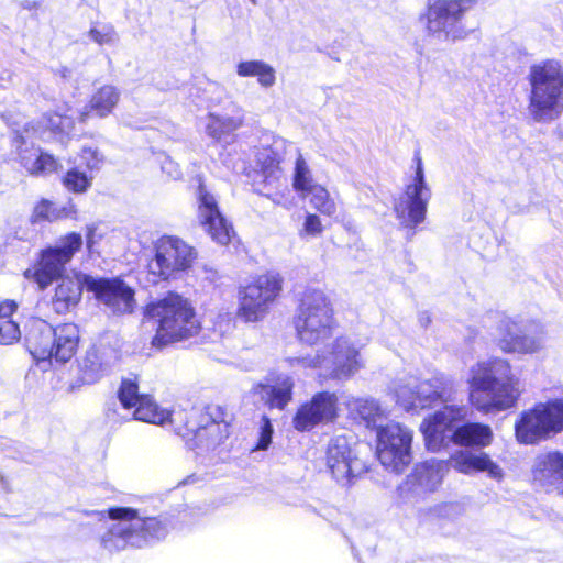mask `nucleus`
Returning a JSON list of instances; mask_svg holds the SVG:
<instances>
[{"label": "nucleus", "mask_w": 563, "mask_h": 563, "mask_svg": "<svg viewBox=\"0 0 563 563\" xmlns=\"http://www.w3.org/2000/svg\"><path fill=\"white\" fill-rule=\"evenodd\" d=\"M107 515L110 521L100 528L98 541L109 553L150 547L163 540L175 525L168 514L150 516L132 507H110Z\"/></svg>", "instance_id": "f257e3e1"}, {"label": "nucleus", "mask_w": 563, "mask_h": 563, "mask_svg": "<svg viewBox=\"0 0 563 563\" xmlns=\"http://www.w3.org/2000/svg\"><path fill=\"white\" fill-rule=\"evenodd\" d=\"M466 384L470 404L485 415L516 407L521 396L519 377L501 357L476 362L468 369Z\"/></svg>", "instance_id": "f03ea898"}, {"label": "nucleus", "mask_w": 563, "mask_h": 563, "mask_svg": "<svg viewBox=\"0 0 563 563\" xmlns=\"http://www.w3.org/2000/svg\"><path fill=\"white\" fill-rule=\"evenodd\" d=\"M144 318L156 327L152 339V345L156 349L191 339L201 328L191 302L174 291L150 301L145 307Z\"/></svg>", "instance_id": "7ed1b4c3"}, {"label": "nucleus", "mask_w": 563, "mask_h": 563, "mask_svg": "<svg viewBox=\"0 0 563 563\" xmlns=\"http://www.w3.org/2000/svg\"><path fill=\"white\" fill-rule=\"evenodd\" d=\"M468 408L464 405H444L424 419L420 426L426 445L431 451H438L450 440L464 446L485 448L493 440L492 428L484 423L467 422L454 428V424L466 419Z\"/></svg>", "instance_id": "20e7f679"}, {"label": "nucleus", "mask_w": 563, "mask_h": 563, "mask_svg": "<svg viewBox=\"0 0 563 563\" xmlns=\"http://www.w3.org/2000/svg\"><path fill=\"white\" fill-rule=\"evenodd\" d=\"M528 112L537 123H550L563 113V65L544 59L530 66Z\"/></svg>", "instance_id": "39448f33"}, {"label": "nucleus", "mask_w": 563, "mask_h": 563, "mask_svg": "<svg viewBox=\"0 0 563 563\" xmlns=\"http://www.w3.org/2000/svg\"><path fill=\"white\" fill-rule=\"evenodd\" d=\"M449 465L463 474L474 472H487L493 479L503 478V470L486 453L478 454L462 451L451 456L446 462L443 460H428L416 465L409 476V483L424 492H434L442 483Z\"/></svg>", "instance_id": "423d86ee"}, {"label": "nucleus", "mask_w": 563, "mask_h": 563, "mask_svg": "<svg viewBox=\"0 0 563 563\" xmlns=\"http://www.w3.org/2000/svg\"><path fill=\"white\" fill-rule=\"evenodd\" d=\"M294 325L298 340L307 345L324 344L333 336V309L322 290L307 289L302 294Z\"/></svg>", "instance_id": "0eeeda50"}, {"label": "nucleus", "mask_w": 563, "mask_h": 563, "mask_svg": "<svg viewBox=\"0 0 563 563\" xmlns=\"http://www.w3.org/2000/svg\"><path fill=\"white\" fill-rule=\"evenodd\" d=\"M563 431V400L555 398L537 402L523 410L515 422L518 443L534 445Z\"/></svg>", "instance_id": "6e6552de"}, {"label": "nucleus", "mask_w": 563, "mask_h": 563, "mask_svg": "<svg viewBox=\"0 0 563 563\" xmlns=\"http://www.w3.org/2000/svg\"><path fill=\"white\" fill-rule=\"evenodd\" d=\"M495 330L492 332L496 346L506 354H533L544 346L543 328L532 321L495 314Z\"/></svg>", "instance_id": "1a4fd4ad"}, {"label": "nucleus", "mask_w": 563, "mask_h": 563, "mask_svg": "<svg viewBox=\"0 0 563 563\" xmlns=\"http://www.w3.org/2000/svg\"><path fill=\"white\" fill-rule=\"evenodd\" d=\"M153 257L147 263L153 282L178 279L197 257L192 246L173 235H163L153 243Z\"/></svg>", "instance_id": "9d476101"}, {"label": "nucleus", "mask_w": 563, "mask_h": 563, "mask_svg": "<svg viewBox=\"0 0 563 563\" xmlns=\"http://www.w3.org/2000/svg\"><path fill=\"white\" fill-rule=\"evenodd\" d=\"M473 2V0H434L430 3L426 12L428 36L441 43L466 38L472 30L463 24V18Z\"/></svg>", "instance_id": "9b49d317"}, {"label": "nucleus", "mask_w": 563, "mask_h": 563, "mask_svg": "<svg viewBox=\"0 0 563 563\" xmlns=\"http://www.w3.org/2000/svg\"><path fill=\"white\" fill-rule=\"evenodd\" d=\"M82 236L70 232L58 239L54 246L41 251L34 267L26 268L23 276L44 290L55 280L64 278L65 267L82 246Z\"/></svg>", "instance_id": "f8f14e48"}, {"label": "nucleus", "mask_w": 563, "mask_h": 563, "mask_svg": "<svg viewBox=\"0 0 563 563\" xmlns=\"http://www.w3.org/2000/svg\"><path fill=\"white\" fill-rule=\"evenodd\" d=\"M431 188L426 181L422 159L416 157V170L411 183L394 200V212L399 224L411 231L426 220Z\"/></svg>", "instance_id": "ddd939ff"}, {"label": "nucleus", "mask_w": 563, "mask_h": 563, "mask_svg": "<svg viewBox=\"0 0 563 563\" xmlns=\"http://www.w3.org/2000/svg\"><path fill=\"white\" fill-rule=\"evenodd\" d=\"M376 437L380 463L391 472H404L412 461V431L400 423L389 422L377 428Z\"/></svg>", "instance_id": "4468645a"}, {"label": "nucleus", "mask_w": 563, "mask_h": 563, "mask_svg": "<svg viewBox=\"0 0 563 563\" xmlns=\"http://www.w3.org/2000/svg\"><path fill=\"white\" fill-rule=\"evenodd\" d=\"M282 290L278 274L268 273L239 290L238 316L245 322H256L267 312L268 303L274 301Z\"/></svg>", "instance_id": "2eb2a0df"}, {"label": "nucleus", "mask_w": 563, "mask_h": 563, "mask_svg": "<svg viewBox=\"0 0 563 563\" xmlns=\"http://www.w3.org/2000/svg\"><path fill=\"white\" fill-rule=\"evenodd\" d=\"M362 344L350 336H339L330 345H325L323 377L335 380H347L353 377L364 362L361 356Z\"/></svg>", "instance_id": "dca6fc26"}, {"label": "nucleus", "mask_w": 563, "mask_h": 563, "mask_svg": "<svg viewBox=\"0 0 563 563\" xmlns=\"http://www.w3.org/2000/svg\"><path fill=\"white\" fill-rule=\"evenodd\" d=\"M186 428L194 434L195 448L200 450L213 449L229 435L227 415L220 406H208L205 412L192 410Z\"/></svg>", "instance_id": "f3484780"}, {"label": "nucleus", "mask_w": 563, "mask_h": 563, "mask_svg": "<svg viewBox=\"0 0 563 563\" xmlns=\"http://www.w3.org/2000/svg\"><path fill=\"white\" fill-rule=\"evenodd\" d=\"M339 417V397L334 391L321 390L302 402L292 418V426L299 432H307L318 426L332 423Z\"/></svg>", "instance_id": "a211bd4d"}, {"label": "nucleus", "mask_w": 563, "mask_h": 563, "mask_svg": "<svg viewBox=\"0 0 563 563\" xmlns=\"http://www.w3.org/2000/svg\"><path fill=\"white\" fill-rule=\"evenodd\" d=\"M86 284L98 301L113 314L131 313L134 309V290L119 278L88 277Z\"/></svg>", "instance_id": "6ab92c4d"}, {"label": "nucleus", "mask_w": 563, "mask_h": 563, "mask_svg": "<svg viewBox=\"0 0 563 563\" xmlns=\"http://www.w3.org/2000/svg\"><path fill=\"white\" fill-rule=\"evenodd\" d=\"M325 462L332 477L342 486L351 485L353 478L364 470V465L353 455L350 443L343 435L330 440Z\"/></svg>", "instance_id": "aec40b11"}, {"label": "nucleus", "mask_w": 563, "mask_h": 563, "mask_svg": "<svg viewBox=\"0 0 563 563\" xmlns=\"http://www.w3.org/2000/svg\"><path fill=\"white\" fill-rule=\"evenodd\" d=\"M198 218L213 241L225 245L231 241L233 229L219 210L217 198L200 183L197 189Z\"/></svg>", "instance_id": "412c9836"}, {"label": "nucleus", "mask_w": 563, "mask_h": 563, "mask_svg": "<svg viewBox=\"0 0 563 563\" xmlns=\"http://www.w3.org/2000/svg\"><path fill=\"white\" fill-rule=\"evenodd\" d=\"M536 486L548 493H563V453L549 451L536 456L531 467Z\"/></svg>", "instance_id": "4be33fe9"}, {"label": "nucleus", "mask_w": 563, "mask_h": 563, "mask_svg": "<svg viewBox=\"0 0 563 563\" xmlns=\"http://www.w3.org/2000/svg\"><path fill=\"white\" fill-rule=\"evenodd\" d=\"M120 358V352L109 343L100 342L87 350L79 363L81 380L93 384L99 380Z\"/></svg>", "instance_id": "5701e85b"}, {"label": "nucleus", "mask_w": 563, "mask_h": 563, "mask_svg": "<svg viewBox=\"0 0 563 563\" xmlns=\"http://www.w3.org/2000/svg\"><path fill=\"white\" fill-rule=\"evenodd\" d=\"M280 162V154L272 147H263L256 153V163L261 167L263 176V189L256 190L275 203H279L282 198L279 195L283 186Z\"/></svg>", "instance_id": "b1692460"}, {"label": "nucleus", "mask_w": 563, "mask_h": 563, "mask_svg": "<svg viewBox=\"0 0 563 563\" xmlns=\"http://www.w3.org/2000/svg\"><path fill=\"white\" fill-rule=\"evenodd\" d=\"M170 411L159 408L153 399L147 396L134 408L133 412L120 413L119 405L113 401L109 404L106 411L108 421L112 424H121L129 420H140L154 424H165L170 420Z\"/></svg>", "instance_id": "393cba45"}, {"label": "nucleus", "mask_w": 563, "mask_h": 563, "mask_svg": "<svg viewBox=\"0 0 563 563\" xmlns=\"http://www.w3.org/2000/svg\"><path fill=\"white\" fill-rule=\"evenodd\" d=\"M26 349L37 362L54 360V327L43 320L31 325L26 338Z\"/></svg>", "instance_id": "a878e982"}, {"label": "nucleus", "mask_w": 563, "mask_h": 563, "mask_svg": "<svg viewBox=\"0 0 563 563\" xmlns=\"http://www.w3.org/2000/svg\"><path fill=\"white\" fill-rule=\"evenodd\" d=\"M453 391V382L443 374L419 382L417 379V410L431 407L438 401L448 402Z\"/></svg>", "instance_id": "bb28decb"}, {"label": "nucleus", "mask_w": 563, "mask_h": 563, "mask_svg": "<svg viewBox=\"0 0 563 563\" xmlns=\"http://www.w3.org/2000/svg\"><path fill=\"white\" fill-rule=\"evenodd\" d=\"M295 382L291 376L278 375L273 384H257L253 393L269 408L283 410L292 400Z\"/></svg>", "instance_id": "cd10ccee"}, {"label": "nucleus", "mask_w": 563, "mask_h": 563, "mask_svg": "<svg viewBox=\"0 0 563 563\" xmlns=\"http://www.w3.org/2000/svg\"><path fill=\"white\" fill-rule=\"evenodd\" d=\"M24 143V137L16 134L14 145L19 151L20 162L27 173L35 176H44L57 170L59 163L53 155L42 152L37 147L23 150L21 146Z\"/></svg>", "instance_id": "c85d7f7f"}, {"label": "nucleus", "mask_w": 563, "mask_h": 563, "mask_svg": "<svg viewBox=\"0 0 563 563\" xmlns=\"http://www.w3.org/2000/svg\"><path fill=\"white\" fill-rule=\"evenodd\" d=\"M79 339V329L75 323L54 327V360L57 363L68 362L76 354Z\"/></svg>", "instance_id": "c756f323"}, {"label": "nucleus", "mask_w": 563, "mask_h": 563, "mask_svg": "<svg viewBox=\"0 0 563 563\" xmlns=\"http://www.w3.org/2000/svg\"><path fill=\"white\" fill-rule=\"evenodd\" d=\"M120 100V91L111 85L99 88L90 98L89 104L79 114L81 122H86L89 113L93 112L99 118L108 117Z\"/></svg>", "instance_id": "7c9ffc66"}, {"label": "nucleus", "mask_w": 563, "mask_h": 563, "mask_svg": "<svg viewBox=\"0 0 563 563\" xmlns=\"http://www.w3.org/2000/svg\"><path fill=\"white\" fill-rule=\"evenodd\" d=\"M82 287L77 278L64 277L59 280L53 298V308L59 313L68 312L81 298Z\"/></svg>", "instance_id": "2f4dec72"}, {"label": "nucleus", "mask_w": 563, "mask_h": 563, "mask_svg": "<svg viewBox=\"0 0 563 563\" xmlns=\"http://www.w3.org/2000/svg\"><path fill=\"white\" fill-rule=\"evenodd\" d=\"M242 122L243 115L239 109L233 115H218L210 113L209 121L206 125V131L212 139L218 141H225L228 136H230L242 125Z\"/></svg>", "instance_id": "473e14b6"}, {"label": "nucleus", "mask_w": 563, "mask_h": 563, "mask_svg": "<svg viewBox=\"0 0 563 563\" xmlns=\"http://www.w3.org/2000/svg\"><path fill=\"white\" fill-rule=\"evenodd\" d=\"M236 74L240 77H256L258 84L264 88L275 85V69L267 63L258 59L240 62L236 65Z\"/></svg>", "instance_id": "72a5a7b5"}, {"label": "nucleus", "mask_w": 563, "mask_h": 563, "mask_svg": "<svg viewBox=\"0 0 563 563\" xmlns=\"http://www.w3.org/2000/svg\"><path fill=\"white\" fill-rule=\"evenodd\" d=\"M41 123L59 142H64L65 139H68L75 126L73 115L57 111L44 114Z\"/></svg>", "instance_id": "f704fd0d"}, {"label": "nucleus", "mask_w": 563, "mask_h": 563, "mask_svg": "<svg viewBox=\"0 0 563 563\" xmlns=\"http://www.w3.org/2000/svg\"><path fill=\"white\" fill-rule=\"evenodd\" d=\"M350 410L355 412L367 428H378L377 420L382 417V409L373 398H355L349 402Z\"/></svg>", "instance_id": "c9c22d12"}, {"label": "nucleus", "mask_w": 563, "mask_h": 563, "mask_svg": "<svg viewBox=\"0 0 563 563\" xmlns=\"http://www.w3.org/2000/svg\"><path fill=\"white\" fill-rule=\"evenodd\" d=\"M313 179L312 172L301 154H299L295 162L294 175H292V187L296 192L301 197H306V194L313 187H317Z\"/></svg>", "instance_id": "e433bc0d"}, {"label": "nucleus", "mask_w": 563, "mask_h": 563, "mask_svg": "<svg viewBox=\"0 0 563 563\" xmlns=\"http://www.w3.org/2000/svg\"><path fill=\"white\" fill-rule=\"evenodd\" d=\"M147 395L139 393V383L136 376H129L122 379L118 390V399L120 406L126 412H131L140 402L145 399Z\"/></svg>", "instance_id": "4c0bfd02"}, {"label": "nucleus", "mask_w": 563, "mask_h": 563, "mask_svg": "<svg viewBox=\"0 0 563 563\" xmlns=\"http://www.w3.org/2000/svg\"><path fill=\"white\" fill-rule=\"evenodd\" d=\"M73 213L69 207H58L53 201L42 199L35 207L31 217L33 223L43 221H55L62 218H68Z\"/></svg>", "instance_id": "58836bf2"}, {"label": "nucleus", "mask_w": 563, "mask_h": 563, "mask_svg": "<svg viewBox=\"0 0 563 563\" xmlns=\"http://www.w3.org/2000/svg\"><path fill=\"white\" fill-rule=\"evenodd\" d=\"M285 362L295 374L316 369L323 371L324 351L320 349L314 354L308 353L305 355L287 357Z\"/></svg>", "instance_id": "ea45409f"}, {"label": "nucleus", "mask_w": 563, "mask_h": 563, "mask_svg": "<svg viewBox=\"0 0 563 563\" xmlns=\"http://www.w3.org/2000/svg\"><path fill=\"white\" fill-rule=\"evenodd\" d=\"M417 378L400 379L395 387L396 401L406 410H417Z\"/></svg>", "instance_id": "a19ab883"}, {"label": "nucleus", "mask_w": 563, "mask_h": 563, "mask_svg": "<svg viewBox=\"0 0 563 563\" xmlns=\"http://www.w3.org/2000/svg\"><path fill=\"white\" fill-rule=\"evenodd\" d=\"M305 198H309L311 206L323 214L332 216L336 212V206L330 198L328 190L318 185L306 194Z\"/></svg>", "instance_id": "79ce46f5"}, {"label": "nucleus", "mask_w": 563, "mask_h": 563, "mask_svg": "<svg viewBox=\"0 0 563 563\" xmlns=\"http://www.w3.org/2000/svg\"><path fill=\"white\" fill-rule=\"evenodd\" d=\"M63 183L68 190L85 192L91 185V178L75 167L66 173Z\"/></svg>", "instance_id": "37998d69"}, {"label": "nucleus", "mask_w": 563, "mask_h": 563, "mask_svg": "<svg viewBox=\"0 0 563 563\" xmlns=\"http://www.w3.org/2000/svg\"><path fill=\"white\" fill-rule=\"evenodd\" d=\"M20 336L21 331L16 322L11 319H0V344H13Z\"/></svg>", "instance_id": "c03bdc74"}, {"label": "nucleus", "mask_w": 563, "mask_h": 563, "mask_svg": "<svg viewBox=\"0 0 563 563\" xmlns=\"http://www.w3.org/2000/svg\"><path fill=\"white\" fill-rule=\"evenodd\" d=\"M89 36L99 45L112 44L117 41V33L109 24L95 25L90 29Z\"/></svg>", "instance_id": "a18cd8bd"}, {"label": "nucleus", "mask_w": 563, "mask_h": 563, "mask_svg": "<svg viewBox=\"0 0 563 563\" xmlns=\"http://www.w3.org/2000/svg\"><path fill=\"white\" fill-rule=\"evenodd\" d=\"M323 232V225L319 216L314 213H307L302 228L299 231L301 239L316 238Z\"/></svg>", "instance_id": "49530a36"}, {"label": "nucleus", "mask_w": 563, "mask_h": 563, "mask_svg": "<svg viewBox=\"0 0 563 563\" xmlns=\"http://www.w3.org/2000/svg\"><path fill=\"white\" fill-rule=\"evenodd\" d=\"M273 426L267 417H262L261 428H260V438L256 443V450H267L272 443L273 438Z\"/></svg>", "instance_id": "de8ad7c7"}, {"label": "nucleus", "mask_w": 563, "mask_h": 563, "mask_svg": "<svg viewBox=\"0 0 563 563\" xmlns=\"http://www.w3.org/2000/svg\"><path fill=\"white\" fill-rule=\"evenodd\" d=\"M162 172L170 179H179L183 175L178 163L173 161L169 156L162 154L159 157Z\"/></svg>", "instance_id": "09e8293b"}, {"label": "nucleus", "mask_w": 563, "mask_h": 563, "mask_svg": "<svg viewBox=\"0 0 563 563\" xmlns=\"http://www.w3.org/2000/svg\"><path fill=\"white\" fill-rule=\"evenodd\" d=\"M80 158L89 169L97 168L102 161V156L98 150L92 146H82Z\"/></svg>", "instance_id": "8fccbe9b"}, {"label": "nucleus", "mask_w": 563, "mask_h": 563, "mask_svg": "<svg viewBox=\"0 0 563 563\" xmlns=\"http://www.w3.org/2000/svg\"><path fill=\"white\" fill-rule=\"evenodd\" d=\"M18 305L13 300H5L0 303V319H10L16 310Z\"/></svg>", "instance_id": "3c124183"}, {"label": "nucleus", "mask_w": 563, "mask_h": 563, "mask_svg": "<svg viewBox=\"0 0 563 563\" xmlns=\"http://www.w3.org/2000/svg\"><path fill=\"white\" fill-rule=\"evenodd\" d=\"M57 73L60 75V77L65 80H70L71 78V69L67 67H60Z\"/></svg>", "instance_id": "603ef678"}, {"label": "nucleus", "mask_w": 563, "mask_h": 563, "mask_svg": "<svg viewBox=\"0 0 563 563\" xmlns=\"http://www.w3.org/2000/svg\"><path fill=\"white\" fill-rule=\"evenodd\" d=\"M93 228H88L87 236H86V243L87 246L90 249L93 243Z\"/></svg>", "instance_id": "864d4df0"}, {"label": "nucleus", "mask_w": 563, "mask_h": 563, "mask_svg": "<svg viewBox=\"0 0 563 563\" xmlns=\"http://www.w3.org/2000/svg\"><path fill=\"white\" fill-rule=\"evenodd\" d=\"M419 322L422 327H427L430 322H431V319L430 317L428 316L427 312H422L420 316H419Z\"/></svg>", "instance_id": "5fc2aeb1"}, {"label": "nucleus", "mask_w": 563, "mask_h": 563, "mask_svg": "<svg viewBox=\"0 0 563 563\" xmlns=\"http://www.w3.org/2000/svg\"><path fill=\"white\" fill-rule=\"evenodd\" d=\"M250 1H251L253 4H255V3H256V0H250Z\"/></svg>", "instance_id": "6e6d98bb"}]
</instances>
